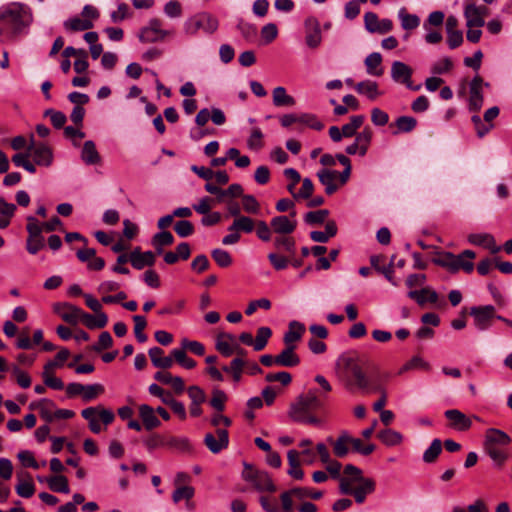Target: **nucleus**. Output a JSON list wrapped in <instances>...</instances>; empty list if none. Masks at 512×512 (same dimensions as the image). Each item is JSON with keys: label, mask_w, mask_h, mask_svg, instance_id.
Segmentation results:
<instances>
[{"label": "nucleus", "mask_w": 512, "mask_h": 512, "mask_svg": "<svg viewBox=\"0 0 512 512\" xmlns=\"http://www.w3.org/2000/svg\"><path fill=\"white\" fill-rule=\"evenodd\" d=\"M413 70L407 64L401 61H394L391 66V77L397 82L404 84L408 89L418 91L421 89V85H413L411 77Z\"/></svg>", "instance_id": "nucleus-13"}, {"label": "nucleus", "mask_w": 512, "mask_h": 512, "mask_svg": "<svg viewBox=\"0 0 512 512\" xmlns=\"http://www.w3.org/2000/svg\"><path fill=\"white\" fill-rule=\"evenodd\" d=\"M139 416L147 430L157 428L161 424L160 420L155 415V410L147 404L139 406Z\"/></svg>", "instance_id": "nucleus-29"}, {"label": "nucleus", "mask_w": 512, "mask_h": 512, "mask_svg": "<svg viewBox=\"0 0 512 512\" xmlns=\"http://www.w3.org/2000/svg\"><path fill=\"white\" fill-rule=\"evenodd\" d=\"M197 25L206 33L212 34L218 29V20L212 15L204 13L197 16Z\"/></svg>", "instance_id": "nucleus-37"}, {"label": "nucleus", "mask_w": 512, "mask_h": 512, "mask_svg": "<svg viewBox=\"0 0 512 512\" xmlns=\"http://www.w3.org/2000/svg\"><path fill=\"white\" fill-rule=\"evenodd\" d=\"M355 90L359 94L366 95L370 100H374L380 95L377 83L371 80H365L357 83L355 85Z\"/></svg>", "instance_id": "nucleus-35"}, {"label": "nucleus", "mask_w": 512, "mask_h": 512, "mask_svg": "<svg viewBox=\"0 0 512 512\" xmlns=\"http://www.w3.org/2000/svg\"><path fill=\"white\" fill-rule=\"evenodd\" d=\"M152 364L161 369L171 368L173 365V357L164 356V351L159 347H152L148 351Z\"/></svg>", "instance_id": "nucleus-27"}, {"label": "nucleus", "mask_w": 512, "mask_h": 512, "mask_svg": "<svg viewBox=\"0 0 512 512\" xmlns=\"http://www.w3.org/2000/svg\"><path fill=\"white\" fill-rule=\"evenodd\" d=\"M81 416L88 421L90 430L95 434L100 433L102 430L100 422L104 425H109L115 419L113 411L106 409L101 405L83 409L81 411Z\"/></svg>", "instance_id": "nucleus-6"}, {"label": "nucleus", "mask_w": 512, "mask_h": 512, "mask_svg": "<svg viewBox=\"0 0 512 512\" xmlns=\"http://www.w3.org/2000/svg\"><path fill=\"white\" fill-rule=\"evenodd\" d=\"M489 87L480 75H476L469 83V110L478 112L484 103L483 87Z\"/></svg>", "instance_id": "nucleus-10"}, {"label": "nucleus", "mask_w": 512, "mask_h": 512, "mask_svg": "<svg viewBox=\"0 0 512 512\" xmlns=\"http://www.w3.org/2000/svg\"><path fill=\"white\" fill-rule=\"evenodd\" d=\"M255 221L249 216L242 215L237 219H234L232 224L228 227V230H235L239 234L243 233H251L255 229Z\"/></svg>", "instance_id": "nucleus-32"}, {"label": "nucleus", "mask_w": 512, "mask_h": 512, "mask_svg": "<svg viewBox=\"0 0 512 512\" xmlns=\"http://www.w3.org/2000/svg\"><path fill=\"white\" fill-rule=\"evenodd\" d=\"M398 17L401 21V26L405 30L416 29L420 24V19L415 14L407 13L406 8H401L398 12Z\"/></svg>", "instance_id": "nucleus-39"}, {"label": "nucleus", "mask_w": 512, "mask_h": 512, "mask_svg": "<svg viewBox=\"0 0 512 512\" xmlns=\"http://www.w3.org/2000/svg\"><path fill=\"white\" fill-rule=\"evenodd\" d=\"M297 346H285L277 355L276 365L283 367H295L300 363L299 356L295 353Z\"/></svg>", "instance_id": "nucleus-26"}, {"label": "nucleus", "mask_w": 512, "mask_h": 512, "mask_svg": "<svg viewBox=\"0 0 512 512\" xmlns=\"http://www.w3.org/2000/svg\"><path fill=\"white\" fill-rule=\"evenodd\" d=\"M468 241L473 245L482 246L490 250L493 254L501 249L496 245L494 237L489 233H472L468 236Z\"/></svg>", "instance_id": "nucleus-22"}, {"label": "nucleus", "mask_w": 512, "mask_h": 512, "mask_svg": "<svg viewBox=\"0 0 512 512\" xmlns=\"http://www.w3.org/2000/svg\"><path fill=\"white\" fill-rule=\"evenodd\" d=\"M323 493L321 491H313L307 487H298L293 488L291 490L285 491L281 494V502L283 506L284 512H292L293 511V502L292 498H296L298 500H303L305 498H312L314 500L320 499Z\"/></svg>", "instance_id": "nucleus-8"}, {"label": "nucleus", "mask_w": 512, "mask_h": 512, "mask_svg": "<svg viewBox=\"0 0 512 512\" xmlns=\"http://www.w3.org/2000/svg\"><path fill=\"white\" fill-rule=\"evenodd\" d=\"M272 336V330L269 327L262 326L257 329L256 338L253 343V348L255 351L263 350L270 337Z\"/></svg>", "instance_id": "nucleus-42"}, {"label": "nucleus", "mask_w": 512, "mask_h": 512, "mask_svg": "<svg viewBox=\"0 0 512 512\" xmlns=\"http://www.w3.org/2000/svg\"><path fill=\"white\" fill-rule=\"evenodd\" d=\"M156 261L155 254L152 251L141 252L140 248H135L131 252V265L141 270L146 266H153Z\"/></svg>", "instance_id": "nucleus-21"}, {"label": "nucleus", "mask_w": 512, "mask_h": 512, "mask_svg": "<svg viewBox=\"0 0 512 512\" xmlns=\"http://www.w3.org/2000/svg\"><path fill=\"white\" fill-rule=\"evenodd\" d=\"M274 246L278 250H283L290 254H294L296 243L294 238L292 237L286 235H279L274 239Z\"/></svg>", "instance_id": "nucleus-48"}, {"label": "nucleus", "mask_w": 512, "mask_h": 512, "mask_svg": "<svg viewBox=\"0 0 512 512\" xmlns=\"http://www.w3.org/2000/svg\"><path fill=\"white\" fill-rule=\"evenodd\" d=\"M442 451V442L440 439H434L431 445L424 451L423 461L425 463H433Z\"/></svg>", "instance_id": "nucleus-47"}, {"label": "nucleus", "mask_w": 512, "mask_h": 512, "mask_svg": "<svg viewBox=\"0 0 512 512\" xmlns=\"http://www.w3.org/2000/svg\"><path fill=\"white\" fill-rule=\"evenodd\" d=\"M49 488L58 493H69L68 480L65 476L58 475L47 480Z\"/></svg>", "instance_id": "nucleus-49"}, {"label": "nucleus", "mask_w": 512, "mask_h": 512, "mask_svg": "<svg viewBox=\"0 0 512 512\" xmlns=\"http://www.w3.org/2000/svg\"><path fill=\"white\" fill-rule=\"evenodd\" d=\"M476 256L475 252L472 250H464L458 256L454 255L451 252H437L436 257L432 259V262L435 265L446 268L451 273H456L460 269H463L467 273H471L474 269L473 262L468 259H474Z\"/></svg>", "instance_id": "nucleus-3"}, {"label": "nucleus", "mask_w": 512, "mask_h": 512, "mask_svg": "<svg viewBox=\"0 0 512 512\" xmlns=\"http://www.w3.org/2000/svg\"><path fill=\"white\" fill-rule=\"evenodd\" d=\"M64 27L68 31H85L93 27V22L89 19H81L79 17L71 18L64 22Z\"/></svg>", "instance_id": "nucleus-40"}, {"label": "nucleus", "mask_w": 512, "mask_h": 512, "mask_svg": "<svg viewBox=\"0 0 512 512\" xmlns=\"http://www.w3.org/2000/svg\"><path fill=\"white\" fill-rule=\"evenodd\" d=\"M162 22L158 18H153L149 21L148 25L141 29L139 39L144 43H154L162 41L170 34L169 31L161 28Z\"/></svg>", "instance_id": "nucleus-12"}, {"label": "nucleus", "mask_w": 512, "mask_h": 512, "mask_svg": "<svg viewBox=\"0 0 512 512\" xmlns=\"http://www.w3.org/2000/svg\"><path fill=\"white\" fill-rule=\"evenodd\" d=\"M429 368L430 365L426 361L419 356H414L399 369L398 374L402 375L416 369L428 370Z\"/></svg>", "instance_id": "nucleus-44"}, {"label": "nucleus", "mask_w": 512, "mask_h": 512, "mask_svg": "<svg viewBox=\"0 0 512 512\" xmlns=\"http://www.w3.org/2000/svg\"><path fill=\"white\" fill-rule=\"evenodd\" d=\"M382 63V56L378 52L369 54L365 59L367 73L372 76H381L383 69L378 68Z\"/></svg>", "instance_id": "nucleus-34"}, {"label": "nucleus", "mask_w": 512, "mask_h": 512, "mask_svg": "<svg viewBox=\"0 0 512 512\" xmlns=\"http://www.w3.org/2000/svg\"><path fill=\"white\" fill-rule=\"evenodd\" d=\"M328 441L333 446V452L335 456L339 458H344L349 453V441L350 435L347 432H343L336 440H333L331 437L328 438Z\"/></svg>", "instance_id": "nucleus-30"}, {"label": "nucleus", "mask_w": 512, "mask_h": 512, "mask_svg": "<svg viewBox=\"0 0 512 512\" xmlns=\"http://www.w3.org/2000/svg\"><path fill=\"white\" fill-rule=\"evenodd\" d=\"M26 220V230L28 233V237L26 240H44V237L42 235L43 230L40 227V223L38 222V220L34 216H28Z\"/></svg>", "instance_id": "nucleus-41"}, {"label": "nucleus", "mask_w": 512, "mask_h": 512, "mask_svg": "<svg viewBox=\"0 0 512 512\" xmlns=\"http://www.w3.org/2000/svg\"><path fill=\"white\" fill-rule=\"evenodd\" d=\"M317 177L325 187L327 195H332L338 190V171L324 168L317 172Z\"/></svg>", "instance_id": "nucleus-20"}, {"label": "nucleus", "mask_w": 512, "mask_h": 512, "mask_svg": "<svg viewBox=\"0 0 512 512\" xmlns=\"http://www.w3.org/2000/svg\"><path fill=\"white\" fill-rule=\"evenodd\" d=\"M70 356V352L69 350H67L66 348H63L61 349L57 355L55 356V359L52 360V361H49L47 362L45 365H44V370L45 372H51L53 373V370L56 368V367H61L63 362L66 361L68 359V357Z\"/></svg>", "instance_id": "nucleus-53"}, {"label": "nucleus", "mask_w": 512, "mask_h": 512, "mask_svg": "<svg viewBox=\"0 0 512 512\" xmlns=\"http://www.w3.org/2000/svg\"><path fill=\"white\" fill-rule=\"evenodd\" d=\"M174 230L178 236L184 238L194 233V226L188 220H180L175 223Z\"/></svg>", "instance_id": "nucleus-64"}, {"label": "nucleus", "mask_w": 512, "mask_h": 512, "mask_svg": "<svg viewBox=\"0 0 512 512\" xmlns=\"http://www.w3.org/2000/svg\"><path fill=\"white\" fill-rule=\"evenodd\" d=\"M195 490L191 486H178L172 494V500L174 503H178L185 499L190 501L194 496Z\"/></svg>", "instance_id": "nucleus-54"}, {"label": "nucleus", "mask_w": 512, "mask_h": 512, "mask_svg": "<svg viewBox=\"0 0 512 512\" xmlns=\"http://www.w3.org/2000/svg\"><path fill=\"white\" fill-rule=\"evenodd\" d=\"M339 369V377L346 389L372 393L373 389H379V384L389 378V374L376 371L368 374L355 357L342 355L336 363Z\"/></svg>", "instance_id": "nucleus-1"}, {"label": "nucleus", "mask_w": 512, "mask_h": 512, "mask_svg": "<svg viewBox=\"0 0 512 512\" xmlns=\"http://www.w3.org/2000/svg\"><path fill=\"white\" fill-rule=\"evenodd\" d=\"M265 381L272 383V382H279L283 386H288L292 381V376L289 372L286 371H280L276 373H268L265 376Z\"/></svg>", "instance_id": "nucleus-62"}, {"label": "nucleus", "mask_w": 512, "mask_h": 512, "mask_svg": "<svg viewBox=\"0 0 512 512\" xmlns=\"http://www.w3.org/2000/svg\"><path fill=\"white\" fill-rule=\"evenodd\" d=\"M340 492L345 495H353L355 501L359 504L365 501L368 494H371L375 490V482L373 479L368 478L359 482L358 487L353 488L351 481L348 478H341L339 485Z\"/></svg>", "instance_id": "nucleus-7"}, {"label": "nucleus", "mask_w": 512, "mask_h": 512, "mask_svg": "<svg viewBox=\"0 0 512 512\" xmlns=\"http://www.w3.org/2000/svg\"><path fill=\"white\" fill-rule=\"evenodd\" d=\"M133 321L135 323L134 332L136 339L140 343L145 342L147 340V335L143 332L147 325L145 317L142 315H135L133 316Z\"/></svg>", "instance_id": "nucleus-55"}, {"label": "nucleus", "mask_w": 512, "mask_h": 512, "mask_svg": "<svg viewBox=\"0 0 512 512\" xmlns=\"http://www.w3.org/2000/svg\"><path fill=\"white\" fill-rule=\"evenodd\" d=\"M242 208L248 214L257 215L260 212V203L250 194L242 196Z\"/></svg>", "instance_id": "nucleus-51"}, {"label": "nucleus", "mask_w": 512, "mask_h": 512, "mask_svg": "<svg viewBox=\"0 0 512 512\" xmlns=\"http://www.w3.org/2000/svg\"><path fill=\"white\" fill-rule=\"evenodd\" d=\"M323 407L321 395H318L316 389H310L306 393L297 397L295 402L290 405L289 416L293 420H302L304 415Z\"/></svg>", "instance_id": "nucleus-5"}, {"label": "nucleus", "mask_w": 512, "mask_h": 512, "mask_svg": "<svg viewBox=\"0 0 512 512\" xmlns=\"http://www.w3.org/2000/svg\"><path fill=\"white\" fill-rule=\"evenodd\" d=\"M204 444L210 452L217 454L228 447L229 435L226 429H217L215 434L207 433L204 437Z\"/></svg>", "instance_id": "nucleus-16"}, {"label": "nucleus", "mask_w": 512, "mask_h": 512, "mask_svg": "<svg viewBox=\"0 0 512 512\" xmlns=\"http://www.w3.org/2000/svg\"><path fill=\"white\" fill-rule=\"evenodd\" d=\"M411 299L416 300L419 305H424L426 302L436 303L438 300V294L436 291L429 287L422 288L421 290H413L408 293Z\"/></svg>", "instance_id": "nucleus-31"}, {"label": "nucleus", "mask_w": 512, "mask_h": 512, "mask_svg": "<svg viewBox=\"0 0 512 512\" xmlns=\"http://www.w3.org/2000/svg\"><path fill=\"white\" fill-rule=\"evenodd\" d=\"M482 11H487V8L474 4H469L465 7L464 16L468 28H480L484 26L485 20L483 19Z\"/></svg>", "instance_id": "nucleus-19"}, {"label": "nucleus", "mask_w": 512, "mask_h": 512, "mask_svg": "<svg viewBox=\"0 0 512 512\" xmlns=\"http://www.w3.org/2000/svg\"><path fill=\"white\" fill-rule=\"evenodd\" d=\"M254 230H256V235L260 240H262L264 242L271 240L273 230H272L271 226H269L265 221H263V220L255 221V229Z\"/></svg>", "instance_id": "nucleus-60"}, {"label": "nucleus", "mask_w": 512, "mask_h": 512, "mask_svg": "<svg viewBox=\"0 0 512 512\" xmlns=\"http://www.w3.org/2000/svg\"><path fill=\"white\" fill-rule=\"evenodd\" d=\"M444 414L450 421V427L457 431H467L472 426L471 419L458 409L446 410Z\"/></svg>", "instance_id": "nucleus-18"}, {"label": "nucleus", "mask_w": 512, "mask_h": 512, "mask_svg": "<svg viewBox=\"0 0 512 512\" xmlns=\"http://www.w3.org/2000/svg\"><path fill=\"white\" fill-rule=\"evenodd\" d=\"M37 409L39 410L40 416L47 422L53 421L54 416V403L48 399H41L37 402Z\"/></svg>", "instance_id": "nucleus-45"}, {"label": "nucleus", "mask_w": 512, "mask_h": 512, "mask_svg": "<svg viewBox=\"0 0 512 512\" xmlns=\"http://www.w3.org/2000/svg\"><path fill=\"white\" fill-rule=\"evenodd\" d=\"M486 454L493 460L496 466L501 467L507 460V455L499 447L483 445Z\"/></svg>", "instance_id": "nucleus-50"}, {"label": "nucleus", "mask_w": 512, "mask_h": 512, "mask_svg": "<svg viewBox=\"0 0 512 512\" xmlns=\"http://www.w3.org/2000/svg\"><path fill=\"white\" fill-rule=\"evenodd\" d=\"M342 478H348L351 481V485L367 479L363 477L362 470L352 464H347L344 467V476Z\"/></svg>", "instance_id": "nucleus-56"}, {"label": "nucleus", "mask_w": 512, "mask_h": 512, "mask_svg": "<svg viewBox=\"0 0 512 512\" xmlns=\"http://www.w3.org/2000/svg\"><path fill=\"white\" fill-rule=\"evenodd\" d=\"M28 151L38 166L49 167L52 165L54 156L51 147L43 142L36 143L33 135H31Z\"/></svg>", "instance_id": "nucleus-9"}, {"label": "nucleus", "mask_w": 512, "mask_h": 512, "mask_svg": "<svg viewBox=\"0 0 512 512\" xmlns=\"http://www.w3.org/2000/svg\"><path fill=\"white\" fill-rule=\"evenodd\" d=\"M372 137L373 131L368 126H366L361 132L357 133V135L355 136V141L357 142L361 149V157H364L367 154V151L372 141Z\"/></svg>", "instance_id": "nucleus-36"}, {"label": "nucleus", "mask_w": 512, "mask_h": 512, "mask_svg": "<svg viewBox=\"0 0 512 512\" xmlns=\"http://www.w3.org/2000/svg\"><path fill=\"white\" fill-rule=\"evenodd\" d=\"M378 438L387 446H397L403 441L402 434L392 429L380 431L378 433Z\"/></svg>", "instance_id": "nucleus-38"}, {"label": "nucleus", "mask_w": 512, "mask_h": 512, "mask_svg": "<svg viewBox=\"0 0 512 512\" xmlns=\"http://www.w3.org/2000/svg\"><path fill=\"white\" fill-rule=\"evenodd\" d=\"M304 333V324L295 320L291 321L283 337L285 346H297L296 343L301 340Z\"/></svg>", "instance_id": "nucleus-23"}, {"label": "nucleus", "mask_w": 512, "mask_h": 512, "mask_svg": "<svg viewBox=\"0 0 512 512\" xmlns=\"http://www.w3.org/2000/svg\"><path fill=\"white\" fill-rule=\"evenodd\" d=\"M166 447L178 451H188L190 449V443L185 437L167 436Z\"/></svg>", "instance_id": "nucleus-52"}, {"label": "nucleus", "mask_w": 512, "mask_h": 512, "mask_svg": "<svg viewBox=\"0 0 512 512\" xmlns=\"http://www.w3.org/2000/svg\"><path fill=\"white\" fill-rule=\"evenodd\" d=\"M329 215V211L321 209L317 211H310L305 214L304 220L309 225L322 224Z\"/></svg>", "instance_id": "nucleus-57"}, {"label": "nucleus", "mask_w": 512, "mask_h": 512, "mask_svg": "<svg viewBox=\"0 0 512 512\" xmlns=\"http://www.w3.org/2000/svg\"><path fill=\"white\" fill-rule=\"evenodd\" d=\"M244 478L251 482L255 489L260 492H274L276 490V486L274 485L271 477L264 471H246L244 473Z\"/></svg>", "instance_id": "nucleus-15"}, {"label": "nucleus", "mask_w": 512, "mask_h": 512, "mask_svg": "<svg viewBox=\"0 0 512 512\" xmlns=\"http://www.w3.org/2000/svg\"><path fill=\"white\" fill-rule=\"evenodd\" d=\"M44 116L50 117L51 123L56 129L62 128L67 121L66 115L63 112L54 109H47L44 112Z\"/></svg>", "instance_id": "nucleus-61"}, {"label": "nucleus", "mask_w": 512, "mask_h": 512, "mask_svg": "<svg viewBox=\"0 0 512 512\" xmlns=\"http://www.w3.org/2000/svg\"><path fill=\"white\" fill-rule=\"evenodd\" d=\"M104 393V387L101 384H90L84 385V391L82 394V398L85 402L92 401L97 398L99 395Z\"/></svg>", "instance_id": "nucleus-58"}, {"label": "nucleus", "mask_w": 512, "mask_h": 512, "mask_svg": "<svg viewBox=\"0 0 512 512\" xmlns=\"http://www.w3.org/2000/svg\"><path fill=\"white\" fill-rule=\"evenodd\" d=\"M306 26L308 30L306 32L305 42L308 47L315 49L320 45L322 40L319 23L316 19H308L306 20Z\"/></svg>", "instance_id": "nucleus-24"}, {"label": "nucleus", "mask_w": 512, "mask_h": 512, "mask_svg": "<svg viewBox=\"0 0 512 512\" xmlns=\"http://www.w3.org/2000/svg\"><path fill=\"white\" fill-rule=\"evenodd\" d=\"M511 442L510 436L502 430L496 428H489L485 433V440L483 445L491 446H506Z\"/></svg>", "instance_id": "nucleus-25"}, {"label": "nucleus", "mask_w": 512, "mask_h": 512, "mask_svg": "<svg viewBox=\"0 0 512 512\" xmlns=\"http://www.w3.org/2000/svg\"><path fill=\"white\" fill-rule=\"evenodd\" d=\"M81 159L87 165H95L101 162V156L92 140L84 142L81 151Z\"/></svg>", "instance_id": "nucleus-28"}, {"label": "nucleus", "mask_w": 512, "mask_h": 512, "mask_svg": "<svg viewBox=\"0 0 512 512\" xmlns=\"http://www.w3.org/2000/svg\"><path fill=\"white\" fill-rule=\"evenodd\" d=\"M296 211L292 210L289 216H275L270 221V226L274 233L279 235H288L295 231L297 221L295 220Z\"/></svg>", "instance_id": "nucleus-14"}, {"label": "nucleus", "mask_w": 512, "mask_h": 512, "mask_svg": "<svg viewBox=\"0 0 512 512\" xmlns=\"http://www.w3.org/2000/svg\"><path fill=\"white\" fill-rule=\"evenodd\" d=\"M417 125V120L412 116H400L395 121V126L397 127V131L394 134L398 133H408L415 129Z\"/></svg>", "instance_id": "nucleus-43"}, {"label": "nucleus", "mask_w": 512, "mask_h": 512, "mask_svg": "<svg viewBox=\"0 0 512 512\" xmlns=\"http://www.w3.org/2000/svg\"><path fill=\"white\" fill-rule=\"evenodd\" d=\"M53 311L70 325H76L79 322V315H81V309L79 307L66 302L55 303L53 305Z\"/></svg>", "instance_id": "nucleus-17"}, {"label": "nucleus", "mask_w": 512, "mask_h": 512, "mask_svg": "<svg viewBox=\"0 0 512 512\" xmlns=\"http://www.w3.org/2000/svg\"><path fill=\"white\" fill-rule=\"evenodd\" d=\"M263 133L260 128L255 127L252 129L251 134L247 140V146L252 150H260L263 146Z\"/></svg>", "instance_id": "nucleus-59"}, {"label": "nucleus", "mask_w": 512, "mask_h": 512, "mask_svg": "<svg viewBox=\"0 0 512 512\" xmlns=\"http://www.w3.org/2000/svg\"><path fill=\"white\" fill-rule=\"evenodd\" d=\"M171 355L173 357V362L176 361L178 364H180L182 367L186 369H193L196 366L195 360L188 357L185 349H173L171 351Z\"/></svg>", "instance_id": "nucleus-46"}, {"label": "nucleus", "mask_w": 512, "mask_h": 512, "mask_svg": "<svg viewBox=\"0 0 512 512\" xmlns=\"http://www.w3.org/2000/svg\"><path fill=\"white\" fill-rule=\"evenodd\" d=\"M470 315L474 318L475 327L481 331L490 328L492 320L498 316L492 305L471 307Z\"/></svg>", "instance_id": "nucleus-11"}, {"label": "nucleus", "mask_w": 512, "mask_h": 512, "mask_svg": "<svg viewBox=\"0 0 512 512\" xmlns=\"http://www.w3.org/2000/svg\"><path fill=\"white\" fill-rule=\"evenodd\" d=\"M476 256L475 252L472 250H464L458 256L454 255L451 252H437L436 257L432 259V262L435 265L446 268L451 273H456L460 269H463L467 273H471L474 269L473 262L468 259H474Z\"/></svg>", "instance_id": "nucleus-4"}, {"label": "nucleus", "mask_w": 512, "mask_h": 512, "mask_svg": "<svg viewBox=\"0 0 512 512\" xmlns=\"http://www.w3.org/2000/svg\"><path fill=\"white\" fill-rule=\"evenodd\" d=\"M314 191V184L311 181L310 178H304L302 180V187L301 189L296 193L293 194V198L298 199H309Z\"/></svg>", "instance_id": "nucleus-63"}, {"label": "nucleus", "mask_w": 512, "mask_h": 512, "mask_svg": "<svg viewBox=\"0 0 512 512\" xmlns=\"http://www.w3.org/2000/svg\"><path fill=\"white\" fill-rule=\"evenodd\" d=\"M272 96L273 104L277 107H291L294 106L296 103L295 99L292 96L288 95L286 89L282 86L274 88Z\"/></svg>", "instance_id": "nucleus-33"}, {"label": "nucleus", "mask_w": 512, "mask_h": 512, "mask_svg": "<svg viewBox=\"0 0 512 512\" xmlns=\"http://www.w3.org/2000/svg\"><path fill=\"white\" fill-rule=\"evenodd\" d=\"M30 21L31 15L26 5L17 2L3 5L0 7V37L2 40L12 39L29 25Z\"/></svg>", "instance_id": "nucleus-2"}]
</instances>
